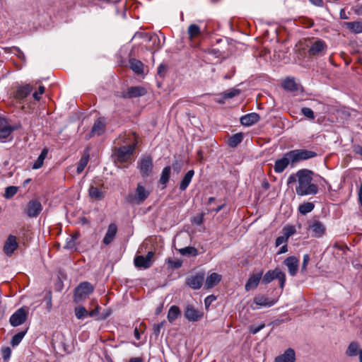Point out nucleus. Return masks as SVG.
Segmentation results:
<instances>
[{
    "label": "nucleus",
    "instance_id": "obj_13",
    "mask_svg": "<svg viewBox=\"0 0 362 362\" xmlns=\"http://www.w3.org/2000/svg\"><path fill=\"white\" fill-rule=\"evenodd\" d=\"M18 247L17 238L13 235H9L4 243L3 251L8 257H11Z\"/></svg>",
    "mask_w": 362,
    "mask_h": 362
},
{
    "label": "nucleus",
    "instance_id": "obj_1",
    "mask_svg": "<svg viewBox=\"0 0 362 362\" xmlns=\"http://www.w3.org/2000/svg\"><path fill=\"white\" fill-rule=\"evenodd\" d=\"M313 175L314 173L310 170H299L288 177V185L298 182L296 192L298 196L315 195L318 192V187L312 182Z\"/></svg>",
    "mask_w": 362,
    "mask_h": 362
},
{
    "label": "nucleus",
    "instance_id": "obj_5",
    "mask_svg": "<svg viewBox=\"0 0 362 362\" xmlns=\"http://www.w3.org/2000/svg\"><path fill=\"white\" fill-rule=\"evenodd\" d=\"M137 168L143 177L150 176L153 171V159L151 156L144 155L137 162Z\"/></svg>",
    "mask_w": 362,
    "mask_h": 362
},
{
    "label": "nucleus",
    "instance_id": "obj_47",
    "mask_svg": "<svg viewBox=\"0 0 362 362\" xmlns=\"http://www.w3.org/2000/svg\"><path fill=\"white\" fill-rule=\"evenodd\" d=\"M284 235L288 238L296 233V229L293 226H285L283 229Z\"/></svg>",
    "mask_w": 362,
    "mask_h": 362
},
{
    "label": "nucleus",
    "instance_id": "obj_14",
    "mask_svg": "<svg viewBox=\"0 0 362 362\" xmlns=\"http://www.w3.org/2000/svg\"><path fill=\"white\" fill-rule=\"evenodd\" d=\"M184 315L189 322H197L202 318L203 312L196 309L192 305H188L185 307Z\"/></svg>",
    "mask_w": 362,
    "mask_h": 362
},
{
    "label": "nucleus",
    "instance_id": "obj_29",
    "mask_svg": "<svg viewBox=\"0 0 362 362\" xmlns=\"http://www.w3.org/2000/svg\"><path fill=\"white\" fill-rule=\"evenodd\" d=\"M13 129L6 120L0 119V139H5L11 134Z\"/></svg>",
    "mask_w": 362,
    "mask_h": 362
},
{
    "label": "nucleus",
    "instance_id": "obj_28",
    "mask_svg": "<svg viewBox=\"0 0 362 362\" xmlns=\"http://www.w3.org/2000/svg\"><path fill=\"white\" fill-rule=\"evenodd\" d=\"M129 68L136 74L141 75L144 73V64L139 59L130 58L129 60Z\"/></svg>",
    "mask_w": 362,
    "mask_h": 362
},
{
    "label": "nucleus",
    "instance_id": "obj_20",
    "mask_svg": "<svg viewBox=\"0 0 362 362\" xmlns=\"http://www.w3.org/2000/svg\"><path fill=\"white\" fill-rule=\"evenodd\" d=\"M288 165H291V160L286 153L281 158L277 159L275 161L274 170L276 173H282Z\"/></svg>",
    "mask_w": 362,
    "mask_h": 362
},
{
    "label": "nucleus",
    "instance_id": "obj_56",
    "mask_svg": "<svg viewBox=\"0 0 362 362\" xmlns=\"http://www.w3.org/2000/svg\"><path fill=\"white\" fill-rule=\"evenodd\" d=\"M99 313H100V306L98 305H97V306L95 307V309H93L90 312H88V316L91 317H96L99 315Z\"/></svg>",
    "mask_w": 362,
    "mask_h": 362
},
{
    "label": "nucleus",
    "instance_id": "obj_52",
    "mask_svg": "<svg viewBox=\"0 0 362 362\" xmlns=\"http://www.w3.org/2000/svg\"><path fill=\"white\" fill-rule=\"evenodd\" d=\"M264 327H265L264 323H262L261 325H259V326H257V327L250 326V327H249V330H250V332L252 334H257V332H259L261 329H262Z\"/></svg>",
    "mask_w": 362,
    "mask_h": 362
},
{
    "label": "nucleus",
    "instance_id": "obj_24",
    "mask_svg": "<svg viewBox=\"0 0 362 362\" xmlns=\"http://www.w3.org/2000/svg\"><path fill=\"white\" fill-rule=\"evenodd\" d=\"M105 124L102 118H98L93 124L89 134V138L95 135L100 136L105 132Z\"/></svg>",
    "mask_w": 362,
    "mask_h": 362
},
{
    "label": "nucleus",
    "instance_id": "obj_41",
    "mask_svg": "<svg viewBox=\"0 0 362 362\" xmlns=\"http://www.w3.org/2000/svg\"><path fill=\"white\" fill-rule=\"evenodd\" d=\"M75 315L77 319L81 320L88 316V312L83 306H78L74 309Z\"/></svg>",
    "mask_w": 362,
    "mask_h": 362
},
{
    "label": "nucleus",
    "instance_id": "obj_21",
    "mask_svg": "<svg viewBox=\"0 0 362 362\" xmlns=\"http://www.w3.org/2000/svg\"><path fill=\"white\" fill-rule=\"evenodd\" d=\"M188 38L191 46L195 47V40L201 35L200 27L196 24H191L187 29Z\"/></svg>",
    "mask_w": 362,
    "mask_h": 362
},
{
    "label": "nucleus",
    "instance_id": "obj_9",
    "mask_svg": "<svg viewBox=\"0 0 362 362\" xmlns=\"http://www.w3.org/2000/svg\"><path fill=\"white\" fill-rule=\"evenodd\" d=\"M153 256L154 252L152 251H149L145 257L143 255L136 256L134 260L135 267L144 269L150 268L153 264Z\"/></svg>",
    "mask_w": 362,
    "mask_h": 362
},
{
    "label": "nucleus",
    "instance_id": "obj_57",
    "mask_svg": "<svg viewBox=\"0 0 362 362\" xmlns=\"http://www.w3.org/2000/svg\"><path fill=\"white\" fill-rule=\"evenodd\" d=\"M215 300H216V297L214 295L207 296L204 300L206 306H208L209 304H211Z\"/></svg>",
    "mask_w": 362,
    "mask_h": 362
},
{
    "label": "nucleus",
    "instance_id": "obj_50",
    "mask_svg": "<svg viewBox=\"0 0 362 362\" xmlns=\"http://www.w3.org/2000/svg\"><path fill=\"white\" fill-rule=\"evenodd\" d=\"M45 92V87L43 86H40L38 88V90L35 91L33 93V97L36 100H40V95H42Z\"/></svg>",
    "mask_w": 362,
    "mask_h": 362
},
{
    "label": "nucleus",
    "instance_id": "obj_38",
    "mask_svg": "<svg viewBox=\"0 0 362 362\" xmlns=\"http://www.w3.org/2000/svg\"><path fill=\"white\" fill-rule=\"evenodd\" d=\"M283 88L285 90L289 91H295L298 89V86L293 78H286L282 84Z\"/></svg>",
    "mask_w": 362,
    "mask_h": 362
},
{
    "label": "nucleus",
    "instance_id": "obj_63",
    "mask_svg": "<svg viewBox=\"0 0 362 362\" xmlns=\"http://www.w3.org/2000/svg\"><path fill=\"white\" fill-rule=\"evenodd\" d=\"M134 334V337H136V339L137 340H139L141 337H140V332L137 327H135Z\"/></svg>",
    "mask_w": 362,
    "mask_h": 362
},
{
    "label": "nucleus",
    "instance_id": "obj_59",
    "mask_svg": "<svg viewBox=\"0 0 362 362\" xmlns=\"http://www.w3.org/2000/svg\"><path fill=\"white\" fill-rule=\"evenodd\" d=\"M203 222V217L202 216H196L193 219V223H196L197 225H200Z\"/></svg>",
    "mask_w": 362,
    "mask_h": 362
},
{
    "label": "nucleus",
    "instance_id": "obj_22",
    "mask_svg": "<svg viewBox=\"0 0 362 362\" xmlns=\"http://www.w3.org/2000/svg\"><path fill=\"white\" fill-rule=\"evenodd\" d=\"M262 276V272L251 275L245 284V288L247 291L255 289L257 287Z\"/></svg>",
    "mask_w": 362,
    "mask_h": 362
},
{
    "label": "nucleus",
    "instance_id": "obj_10",
    "mask_svg": "<svg viewBox=\"0 0 362 362\" xmlns=\"http://www.w3.org/2000/svg\"><path fill=\"white\" fill-rule=\"evenodd\" d=\"M253 304L255 306L251 305V308L252 310H257L260 308H269L274 305L276 300L274 299L269 298L262 295H258L254 297L252 300Z\"/></svg>",
    "mask_w": 362,
    "mask_h": 362
},
{
    "label": "nucleus",
    "instance_id": "obj_36",
    "mask_svg": "<svg viewBox=\"0 0 362 362\" xmlns=\"http://www.w3.org/2000/svg\"><path fill=\"white\" fill-rule=\"evenodd\" d=\"M243 135L242 133L235 134L228 139V144L230 147H235L239 144L241 143V141H243Z\"/></svg>",
    "mask_w": 362,
    "mask_h": 362
},
{
    "label": "nucleus",
    "instance_id": "obj_4",
    "mask_svg": "<svg viewBox=\"0 0 362 362\" xmlns=\"http://www.w3.org/2000/svg\"><path fill=\"white\" fill-rule=\"evenodd\" d=\"M274 279H278L281 288H284L286 282V274L280 269L276 268L274 270H269L263 276L262 282L264 284H269Z\"/></svg>",
    "mask_w": 362,
    "mask_h": 362
},
{
    "label": "nucleus",
    "instance_id": "obj_37",
    "mask_svg": "<svg viewBox=\"0 0 362 362\" xmlns=\"http://www.w3.org/2000/svg\"><path fill=\"white\" fill-rule=\"evenodd\" d=\"M170 171L171 168L170 166H166L163 169L159 180L161 185L165 186L166 184L168 182L170 175Z\"/></svg>",
    "mask_w": 362,
    "mask_h": 362
},
{
    "label": "nucleus",
    "instance_id": "obj_8",
    "mask_svg": "<svg viewBox=\"0 0 362 362\" xmlns=\"http://www.w3.org/2000/svg\"><path fill=\"white\" fill-rule=\"evenodd\" d=\"M135 150V144H129L122 146L115 150V154L117 160L120 162H126Z\"/></svg>",
    "mask_w": 362,
    "mask_h": 362
},
{
    "label": "nucleus",
    "instance_id": "obj_11",
    "mask_svg": "<svg viewBox=\"0 0 362 362\" xmlns=\"http://www.w3.org/2000/svg\"><path fill=\"white\" fill-rule=\"evenodd\" d=\"M42 211V206L40 201L33 199L28 202L25 213L30 218H36Z\"/></svg>",
    "mask_w": 362,
    "mask_h": 362
},
{
    "label": "nucleus",
    "instance_id": "obj_35",
    "mask_svg": "<svg viewBox=\"0 0 362 362\" xmlns=\"http://www.w3.org/2000/svg\"><path fill=\"white\" fill-rule=\"evenodd\" d=\"M315 208V204L312 202H304L298 206V211L303 215L311 212Z\"/></svg>",
    "mask_w": 362,
    "mask_h": 362
},
{
    "label": "nucleus",
    "instance_id": "obj_42",
    "mask_svg": "<svg viewBox=\"0 0 362 362\" xmlns=\"http://www.w3.org/2000/svg\"><path fill=\"white\" fill-rule=\"evenodd\" d=\"M179 252L182 255H192V256H197V250L194 247H185L183 248H181L179 250Z\"/></svg>",
    "mask_w": 362,
    "mask_h": 362
},
{
    "label": "nucleus",
    "instance_id": "obj_34",
    "mask_svg": "<svg viewBox=\"0 0 362 362\" xmlns=\"http://www.w3.org/2000/svg\"><path fill=\"white\" fill-rule=\"evenodd\" d=\"M47 153H48V149L47 148H43L42 151H41V153L39 155L38 158H37V160L33 165V169H35V170L39 169L43 165L44 160H45V158L47 157Z\"/></svg>",
    "mask_w": 362,
    "mask_h": 362
},
{
    "label": "nucleus",
    "instance_id": "obj_6",
    "mask_svg": "<svg viewBox=\"0 0 362 362\" xmlns=\"http://www.w3.org/2000/svg\"><path fill=\"white\" fill-rule=\"evenodd\" d=\"M28 313L29 308L28 307L24 306L18 309L10 317L9 322L11 325L18 327L23 325L27 320Z\"/></svg>",
    "mask_w": 362,
    "mask_h": 362
},
{
    "label": "nucleus",
    "instance_id": "obj_51",
    "mask_svg": "<svg viewBox=\"0 0 362 362\" xmlns=\"http://www.w3.org/2000/svg\"><path fill=\"white\" fill-rule=\"evenodd\" d=\"M165 323V321L164 320L158 324L154 325L153 333L155 335H156V336L159 335V334L160 332V329L163 328Z\"/></svg>",
    "mask_w": 362,
    "mask_h": 362
},
{
    "label": "nucleus",
    "instance_id": "obj_62",
    "mask_svg": "<svg viewBox=\"0 0 362 362\" xmlns=\"http://www.w3.org/2000/svg\"><path fill=\"white\" fill-rule=\"evenodd\" d=\"M304 21H306V23H305L306 24L307 27H312L314 25V22L311 19H303V23H304Z\"/></svg>",
    "mask_w": 362,
    "mask_h": 362
},
{
    "label": "nucleus",
    "instance_id": "obj_18",
    "mask_svg": "<svg viewBox=\"0 0 362 362\" xmlns=\"http://www.w3.org/2000/svg\"><path fill=\"white\" fill-rule=\"evenodd\" d=\"M146 90L142 86H131L128 88L127 91L123 93V97L125 98H137L146 95Z\"/></svg>",
    "mask_w": 362,
    "mask_h": 362
},
{
    "label": "nucleus",
    "instance_id": "obj_19",
    "mask_svg": "<svg viewBox=\"0 0 362 362\" xmlns=\"http://www.w3.org/2000/svg\"><path fill=\"white\" fill-rule=\"evenodd\" d=\"M308 228L312 231L313 235L317 238L321 237L325 232V226L317 220L310 221Z\"/></svg>",
    "mask_w": 362,
    "mask_h": 362
},
{
    "label": "nucleus",
    "instance_id": "obj_55",
    "mask_svg": "<svg viewBox=\"0 0 362 362\" xmlns=\"http://www.w3.org/2000/svg\"><path fill=\"white\" fill-rule=\"evenodd\" d=\"M168 264L171 266V267L177 269L182 266V262L180 260H168Z\"/></svg>",
    "mask_w": 362,
    "mask_h": 362
},
{
    "label": "nucleus",
    "instance_id": "obj_16",
    "mask_svg": "<svg viewBox=\"0 0 362 362\" xmlns=\"http://www.w3.org/2000/svg\"><path fill=\"white\" fill-rule=\"evenodd\" d=\"M33 90V87L30 84H25L17 87L13 93V98L20 103L25 99Z\"/></svg>",
    "mask_w": 362,
    "mask_h": 362
},
{
    "label": "nucleus",
    "instance_id": "obj_31",
    "mask_svg": "<svg viewBox=\"0 0 362 362\" xmlns=\"http://www.w3.org/2000/svg\"><path fill=\"white\" fill-rule=\"evenodd\" d=\"M194 175V171L193 170H189L182 178V181L180 184V191H185L187 187L189 186V183L192 181V179Z\"/></svg>",
    "mask_w": 362,
    "mask_h": 362
},
{
    "label": "nucleus",
    "instance_id": "obj_26",
    "mask_svg": "<svg viewBox=\"0 0 362 362\" xmlns=\"http://www.w3.org/2000/svg\"><path fill=\"white\" fill-rule=\"evenodd\" d=\"M221 280V275L217 273H212L206 279L204 286L206 288H211L218 284Z\"/></svg>",
    "mask_w": 362,
    "mask_h": 362
},
{
    "label": "nucleus",
    "instance_id": "obj_27",
    "mask_svg": "<svg viewBox=\"0 0 362 362\" xmlns=\"http://www.w3.org/2000/svg\"><path fill=\"white\" fill-rule=\"evenodd\" d=\"M259 120L258 114L252 112L243 116L240 118V122L243 125L250 126Z\"/></svg>",
    "mask_w": 362,
    "mask_h": 362
},
{
    "label": "nucleus",
    "instance_id": "obj_17",
    "mask_svg": "<svg viewBox=\"0 0 362 362\" xmlns=\"http://www.w3.org/2000/svg\"><path fill=\"white\" fill-rule=\"evenodd\" d=\"M283 264L287 267L288 274L291 276H295L299 267V259L295 256H289L286 258Z\"/></svg>",
    "mask_w": 362,
    "mask_h": 362
},
{
    "label": "nucleus",
    "instance_id": "obj_45",
    "mask_svg": "<svg viewBox=\"0 0 362 362\" xmlns=\"http://www.w3.org/2000/svg\"><path fill=\"white\" fill-rule=\"evenodd\" d=\"M301 113L308 119L313 120L315 118L314 112L309 107H302Z\"/></svg>",
    "mask_w": 362,
    "mask_h": 362
},
{
    "label": "nucleus",
    "instance_id": "obj_61",
    "mask_svg": "<svg viewBox=\"0 0 362 362\" xmlns=\"http://www.w3.org/2000/svg\"><path fill=\"white\" fill-rule=\"evenodd\" d=\"M129 362H144V360L142 358L140 357H134L131 358Z\"/></svg>",
    "mask_w": 362,
    "mask_h": 362
},
{
    "label": "nucleus",
    "instance_id": "obj_23",
    "mask_svg": "<svg viewBox=\"0 0 362 362\" xmlns=\"http://www.w3.org/2000/svg\"><path fill=\"white\" fill-rule=\"evenodd\" d=\"M296 354L293 349H286L283 354L276 356L274 359L275 362H295Z\"/></svg>",
    "mask_w": 362,
    "mask_h": 362
},
{
    "label": "nucleus",
    "instance_id": "obj_53",
    "mask_svg": "<svg viewBox=\"0 0 362 362\" xmlns=\"http://www.w3.org/2000/svg\"><path fill=\"white\" fill-rule=\"evenodd\" d=\"M3 358L5 360H7L10 358L11 354V350L9 347H5L1 349Z\"/></svg>",
    "mask_w": 362,
    "mask_h": 362
},
{
    "label": "nucleus",
    "instance_id": "obj_44",
    "mask_svg": "<svg viewBox=\"0 0 362 362\" xmlns=\"http://www.w3.org/2000/svg\"><path fill=\"white\" fill-rule=\"evenodd\" d=\"M240 91L238 89L232 88V89L228 90L223 93V98L224 99L232 98L233 97L238 95L240 94Z\"/></svg>",
    "mask_w": 362,
    "mask_h": 362
},
{
    "label": "nucleus",
    "instance_id": "obj_2",
    "mask_svg": "<svg viewBox=\"0 0 362 362\" xmlns=\"http://www.w3.org/2000/svg\"><path fill=\"white\" fill-rule=\"evenodd\" d=\"M287 156L291 160V166L303 160H306L317 156V153L306 149H295L287 152Z\"/></svg>",
    "mask_w": 362,
    "mask_h": 362
},
{
    "label": "nucleus",
    "instance_id": "obj_64",
    "mask_svg": "<svg viewBox=\"0 0 362 362\" xmlns=\"http://www.w3.org/2000/svg\"><path fill=\"white\" fill-rule=\"evenodd\" d=\"M354 13L357 15H362V4L354 10Z\"/></svg>",
    "mask_w": 362,
    "mask_h": 362
},
{
    "label": "nucleus",
    "instance_id": "obj_12",
    "mask_svg": "<svg viewBox=\"0 0 362 362\" xmlns=\"http://www.w3.org/2000/svg\"><path fill=\"white\" fill-rule=\"evenodd\" d=\"M327 49V44L322 40H317L313 42L308 50V54L310 56H318L325 54Z\"/></svg>",
    "mask_w": 362,
    "mask_h": 362
},
{
    "label": "nucleus",
    "instance_id": "obj_54",
    "mask_svg": "<svg viewBox=\"0 0 362 362\" xmlns=\"http://www.w3.org/2000/svg\"><path fill=\"white\" fill-rule=\"evenodd\" d=\"M288 238L286 235L279 236L276 239V245L279 246L281 244L286 243L288 241Z\"/></svg>",
    "mask_w": 362,
    "mask_h": 362
},
{
    "label": "nucleus",
    "instance_id": "obj_7",
    "mask_svg": "<svg viewBox=\"0 0 362 362\" xmlns=\"http://www.w3.org/2000/svg\"><path fill=\"white\" fill-rule=\"evenodd\" d=\"M150 192L146 189L141 183H138L135 194L129 196V202L131 204H141L149 196Z\"/></svg>",
    "mask_w": 362,
    "mask_h": 362
},
{
    "label": "nucleus",
    "instance_id": "obj_33",
    "mask_svg": "<svg viewBox=\"0 0 362 362\" xmlns=\"http://www.w3.org/2000/svg\"><path fill=\"white\" fill-rule=\"evenodd\" d=\"M344 25L354 33L359 34L362 33V22H346Z\"/></svg>",
    "mask_w": 362,
    "mask_h": 362
},
{
    "label": "nucleus",
    "instance_id": "obj_58",
    "mask_svg": "<svg viewBox=\"0 0 362 362\" xmlns=\"http://www.w3.org/2000/svg\"><path fill=\"white\" fill-rule=\"evenodd\" d=\"M312 4L322 7L323 6V1L322 0H308Z\"/></svg>",
    "mask_w": 362,
    "mask_h": 362
},
{
    "label": "nucleus",
    "instance_id": "obj_30",
    "mask_svg": "<svg viewBox=\"0 0 362 362\" xmlns=\"http://www.w3.org/2000/svg\"><path fill=\"white\" fill-rule=\"evenodd\" d=\"M88 160H89V151H88V149H86L84 151V153L78 163L77 168H76V172L78 174H81L83 172V170L87 165Z\"/></svg>",
    "mask_w": 362,
    "mask_h": 362
},
{
    "label": "nucleus",
    "instance_id": "obj_25",
    "mask_svg": "<svg viewBox=\"0 0 362 362\" xmlns=\"http://www.w3.org/2000/svg\"><path fill=\"white\" fill-rule=\"evenodd\" d=\"M117 232V226L115 223H110L107 228V230L103 240V243L107 245L110 244L115 239Z\"/></svg>",
    "mask_w": 362,
    "mask_h": 362
},
{
    "label": "nucleus",
    "instance_id": "obj_60",
    "mask_svg": "<svg viewBox=\"0 0 362 362\" xmlns=\"http://www.w3.org/2000/svg\"><path fill=\"white\" fill-rule=\"evenodd\" d=\"M354 152L356 154H358L362 156V146H356L354 147Z\"/></svg>",
    "mask_w": 362,
    "mask_h": 362
},
{
    "label": "nucleus",
    "instance_id": "obj_46",
    "mask_svg": "<svg viewBox=\"0 0 362 362\" xmlns=\"http://www.w3.org/2000/svg\"><path fill=\"white\" fill-rule=\"evenodd\" d=\"M18 191V188L14 186L7 187L5 191V197L9 199L14 196Z\"/></svg>",
    "mask_w": 362,
    "mask_h": 362
},
{
    "label": "nucleus",
    "instance_id": "obj_39",
    "mask_svg": "<svg viewBox=\"0 0 362 362\" xmlns=\"http://www.w3.org/2000/svg\"><path fill=\"white\" fill-rule=\"evenodd\" d=\"M89 195L91 198L100 200L103 197V193L98 187L91 186L88 190Z\"/></svg>",
    "mask_w": 362,
    "mask_h": 362
},
{
    "label": "nucleus",
    "instance_id": "obj_48",
    "mask_svg": "<svg viewBox=\"0 0 362 362\" xmlns=\"http://www.w3.org/2000/svg\"><path fill=\"white\" fill-rule=\"evenodd\" d=\"M310 262V256L308 254L303 255V263L301 266V272L305 273L307 270V266Z\"/></svg>",
    "mask_w": 362,
    "mask_h": 362
},
{
    "label": "nucleus",
    "instance_id": "obj_43",
    "mask_svg": "<svg viewBox=\"0 0 362 362\" xmlns=\"http://www.w3.org/2000/svg\"><path fill=\"white\" fill-rule=\"evenodd\" d=\"M358 344L356 342H351L346 350V354L349 356H356L358 351Z\"/></svg>",
    "mask_w": 362,
    "mask_h": 362
},
{
    "label": "nucleus",
    "instance_id": "obj_40",
    "mask_svg": "<svg viewBox=\"0 0 362 362\" xmlns=\"http://www.w3.org/2000/svg\"><path fill=\"white\" fill-rule=\"evenodd\" d=\"M26 332L27 330H23L13 335L11 341V344L12 345V346H18L23 339Z\"/></svg>",
    "mask_w": 362,
    "mask_h": 362
},
{
    "label": "nucleus",
    "instance_id": "obj_15",
    "mask_svg": "<svg viewBox=\"0 0 362 362\" xmlns=\"http://www.w3.org/2000/svg\"><path fill=\"white\" fill-rule=\"evenodd\" d=\"M204 279V273L198 272L191 275L186 279V284L192 289H199L201 288Z\"/></svg>",
    "mask_w": 362,
    "mask_h": 362
},
{
    "label": "nucleus",
    "instance_id": "obj_49",
    "mask_svg": "<svg viewBox=\"0 0 362 362\" xmlns=\"http://www.w3.org/2000/svg\"><path fill=\"white\" fill-rule=\"evenodd\" d=\"M76 247V238L74 237H71L66 240V245L64 246L66 249H74Z\"/></svg>",
    "mask_w": 362,
    "mask_h": 362
},
{
    "label": "nucleus",
    "instance_id": "obj_3",
    "mask_svg": "<svg viewBox=\"0 0 362 362\" xmlns=\"http://www.w3.org/2000/svg\"><path fill=\"white\" fill-rule=\"evenodd\" d=\"M94 291V286L88 281H83L75 288L74 301L81 303L84 301Z\"/></svg>",
    "mask_w": 362,
    "mask_h": 362
},
{
    "label": "nucleus",
    "instance_id": "obj_32",
    "mask_svg": "<svg viewBox=\"0 0 362 362\" xmlns=\"http://www.w3.org/2000/svg\"><path fill=\"white\" fill-rule=\"evenodd\" d=\"M180 315L181 311L179 307L177 305H172L168 312L167 318L169 322L172 323Z\"/></svg>",
    "mask_w": 362,
    "mask_h": 362
}]
</instances>
